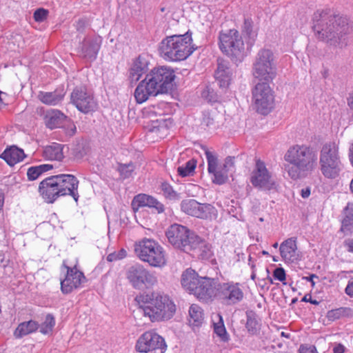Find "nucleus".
Returning <instances> with one entry per match:
<instances>
[{"mask_svg": "<svg viewBox=\"0 0 353 353\" xmlns=\"http://www.w3.org/2000/svg\"><path fill=\"white\" fill-rule=\"evenodd\" d=\"M312 29L318 39L330 46L342 48L347 45V36L351 33L352 27L347 17L325 9L314 13Z\"/></svg>", "mask_w": 353, "mask_h": 353, "instance_id": "f257e3e1", "label": "nucleus"}, {"mask_svg": "<svg viewBox=\"0 0 353 353\" xmlns=\"http://www.w3.org/2000/svg\"><path fill=\"white\" fill-rule=\"evenodd\" d=\"M174 70L168 66L155 67L142 80L134 91V97L139 103L148 100L150 96L168 93L174 85L175 79Z\"/></svg>", "mask_w": 353, "mask_h": 353, "instance_id": "f03ea898", "label": "nucleus"}, {"mask_svg": "<svg viewBox=\"0 0 353 353\" xmlns=\"http://www.w3.org/2000/svg\"><path fill=\"white\" fill-rule=\"evenodd\" d=\"M135 300L143 310L144 315L152 322L168 321L176 312V305L170 296L160 292L153 291L137 296Z\"/></svg>", "mask_w": 353, "mask_h": 353, "instance_id": "7ed1b4c3", "label": "nucleus"}, {"mask_svg": "<svg viewBox=\"0 0 353 353\" xmlns=\"http://www.w3.org/2000/svg\"><path fill=\"white\" fill-rule=\"evenodd\" d=\"M218 282L214 279L201 277L192 269H187L181 276V285L200 301L209 303L215 299Z\"/></svg>", "mask_w": 353, "mask_h": 353, "instance_id": "20e7f679", "label": "nucleus"}, {"mask_svg": "<svg viewBox=\"0 0 353 353\" xmlns=\"http://www.w3.org/2000/svg\"><path fill=\"white\" fill-rule=\"evenodd\" d=\"M191 34H174L164 38L159 43L161 57L167 61H179L187 59L194 50L191 46Z\"/></svg>", "mask_w": 353, "mask_h": 353, "instance_id": "39448f33", "label": "nucleus"}, {"mask_svg": "<svg viewBox=\"0 0 353 353\" xmlns=\"http://www.w3.org/2000/svg\"><path fill=\"white\" fill-rule=\"evenodd\" d=\"M319 170L327 179H336L344 170L339 143L327 141L322 145L319 151Z\"/></svg>", "mask_w": 353, "mask_h": 353, "instance_id": "423d86ee", "label": "nucleus"}, {"mask_svg": "<svg viewBox=\"0 0 353 353\" xmlns=\"http://www.w3.org/2000/svg\"><path fill=\"white\" fill-rule=\"evenodd\" d=\"M134 252L138 258L150 266L162 268L166 264L163 248L152 239L144 238L134 243Z\"/></svg>", "mask_w": 353, "mask_h": 353, "instance_id": "0eeeda50", "label": "nucleus"}, {"mask_svg": "<svg viewBox=\"0 0 353 353\" xmlns=\"http://www.w3.org/2000/svg\"><path fill=\"white\" fill-rule=\"evenodd\" d=\"M252 74L259 81H272L276 76L275 56L270 49L261 48L255 56Z\"/></svg>", "mask_w": 353, "mask_h": 353, "instance_id": "6e6552de", "label": "nucleus"}, {"mask_svg": "<svg viewBox=\"0 0 353 353\" xmlns=\"http://www.w3.org/2000/svg\"><path fill=\"white\" fill-rule=\"evenodd\" d=\"M285 160L290 164L296 165L303 172H312L316 166V152L306 145H296L290 147L285 154Z\"/></svg>", "mask_w": 353, "mask_h": 353, "instance_id": "1a4fd4ad", "label": "nucleus"}, {"mask_svg": "<svg viewBox=\"0 0 353 353\" xmlns=\"http://www.w3.org/2000/svg\"><path fill=\"white\" fill-rule=\"evenodd\" d=\"M220 50L234 61H241L245 56V45L242 37L235 30L221 32L219 37Z\"/></svg>", "mask_w": 353, "mask_h": 353, "instance_id": "9d476101", "label": "nucleus"}, {"mask_svg": "<svg viewBox=\"0 0 353 353\" xmlns=\"http://www.w3.org/2000/svg\"><path fill=\"white\" fill-rule=\"evenodd\" d=\"M125 274L129 283L136 290L152 288L158 282L155 273L149 271L140 263L129 266Z\"/></svg>", "mask_w": 353, "mask_h": 353, "instance_id": "9b49d317", "label": "nucleus"}, {"mask_svg": "<svg viewBox=\"0 0 353 353\" xmlns=\"http://www.w3.org/2000/svg\"><path fill=\"white\" fill-rule=\"evenodd\" d=\"M270 82L259 81L252 90V99L256 112L263 115L268 114L274 108V96Z\"/></svg>", "mask_w": 353, "mask_h": 353, "instance_id": "f8f14e48", "label": "nucleus"}, {"mask_svg": "<svg viewBox=\"0 0 353 353\" xmlns=\"http://www.w3.org/2000/svg\"><path fill=\"white\" fill-rule=\"evenodd\" d=\"M196 234L190 231L186 226L174 223L168 228L165 236L168 241L174 248L185 252H190L191 242Z\"/></svg>", "mask_w": 353, "mask_h": 353, "instance_id": "ddd939ff", "label": "nucleus"}, {"mask_svg": "<svg viewBox=\"0 0 353 353\" xmlns=\"http://www.w3.org/2000/svg\"><path fill=\"white\" fill-rule=\"evenodd\" d=\"M135 348L141 353H164L167 345L164 339L153 330L142 334L138 339Z\"/></svg>", "mask_w": 353, "mask_h": 353, "instance_id": "4468645a", "label": "nucleus"}, {"mask_svg": "<svg viewBox=\"0 0 353 353\" xmlns=\"http://www.w3.org/2000/svg\"><path fill=\"white\" fill-rule=\"evenodd\" d=\"M215 299L223 305H232L243 300V292L238 283H218Z\"/></svg>", "mask_w": 353, "mask_h": 353, "instance_id": "2eb2a0df", "label": "nucleus"}, {"mask_svg": "<svg viewBox=\"0 0 353 353\" xmlns=\"http://www.w3.org/2000/svg\"><path fill=\"white\" fill-rule=\"evenodd\" d=\"M71 103L77 110L84 114L94 112L97 108V102L92 92L85 87H76L70 94Z\"/></svg>", "mask_w": 353, "mask_h": 353, "instance_id": "dca6fc26", "label": "nucleus"}, {"mask_svg": "<svg viewBox=\"0 0 353 353\" xmlns=\"http://www.w3.org/2000/svg\"><path fill=\"white\" fill-rule=\"evenodd\" d=\"M250 182L255 188L268 190L273 189L275 186L271 172L261 159L256 160L254 168L251 173Z\"/></svg>", "mask_w": 353, "mask_h": 353, "instance_id": "f3484780", "label": "nucleus"}, {"mask_svg": "<svg viewBox=\"0 0 353 353\" xmlns=\"http://www.w3.org/2000/svg\"><path fill=\"white\" fill-rule=\"evenodd\" d=\"M63 267L67 270L65 277L61 281V290L63 294H68L74 290L79 288L86 281L83 273L77 268V265L71 268L63 261Z\"/></svg>", "mask_w": 353, "mask_h": 353, "instance_id": "a211bd4d", "label": "nucleus"}, {"mask_svg": "<svg viewBox=\"0 0 353 353\" xmlns=\"http://www.w3.org/2000/svg\"><path fill=\"white\" fill-rule=\"evenodd\" d=\"M181 209L188 215L202 219H210L214 210L211 204L200 203L194 199L182 201Z\"/></svg>", "mask_w": 353, "mask_h": 353, "instance_id": "6ab92c4d", "label": "nucleus"}, {"mask_svg": "<svg viewBox=\"0 0 353 353\" xmlns=\"http://www.w3.org/2000/svg\"><path fill=\"white\" fill-rule=\"evenodd\" d=\"M205 154L208 162V170L210 174L212 175V181L214 183L222 185L228 179V170L222 165L219 166L217 157L209 151L206 147L204 148Z\"/></svg>", "mask_w": 353, "mask_h": 353, "instance_id": "aec40b11", "label": "nucleus"}, {"mask_svg": "<svg viewBox=\"0 0 353 353\" xmlns=\"http://www.w3.org/2000/svg\"><path fill=\"white\" fill-rule=\"evenodd\" d=\"M56 175H52L41 181L39 185L38 191L41 196L48 203H53L61 194L59 190Z\"/></svg>", "mask_w": 353, "mask_h": 353, "instance_id": "412c9836", "label": "nucleus"}, {"mask_svg": "<svg viewBox=\"0 0 353 353\" xmlns=\"http://www.w3.org/2000/svg\"><path fill=\"white\" fill-rule=\"evenodd\" d=\"M57 183H59V190L61 196L66 195L71 196L74 200L77 202L79 195L78 193L79 181L77 177L72 174H57Z\"/></svg>", "mask_w": 353, "mask_h": 353, "instance_id": "4be33fe9", "label": "nucleus"}, {"mask_svg": "<svg viewBox=\"0 0 353 353\" xmlns=\"http://www.w3.org/2000/svg\"><path fill=\"white\" fill-rule=\"evenodd\" d=\"M132 208L134 212H137L139 208L148 207L155 212L160 214L164 212L165 208L163 203L159 201L156 198L146 194H139L136 195L132 201Z\"/></svg>", "mask_w": 353, "mask_h": 353, "instance_id": "5701e85b", "label": "nucleus"}, {"mask_svg": "<svg viewBox=\"0 0 353 353\" xmlns=\"http://www.w3.org/2000/svg\"><path fill=\"white\" fill-rule=\"evenodd\" d=\"M232 76L233 71L229 62L219 59L217 60V68L214 72V77L219 87L222 89H227L231 83Z\"/></svg>", "mask_w": 353, "mask_h": 353, "instance_id": "b1692460", "label": "nucleus"}, {"mask_svg": "<svg viewBox=\"0 0 353 353\" xmlns=\"http://www.w3.org/2000/svg\"><path fill=\"white\" fill-rule=\"evenodd\" d=\"M282 259L286 263H294L300 259L297 250L296 238H289L281 243L279 248Z\"/></svg>", "mask_w": 353, "mask_h": 353, "instance_id": "393cba45", "label": "nucleus"}, {"mask_svg": "<svg viewBox=\"0 0 353 353\" xmlns=\"http://www.w3.org/2000/svg\"><path fill=\"white\" fill-rule=\"evenodd\" d=\"M101 37L85 39L80 46L81 55L91 61L95 60L101 48Z\"/></svg>", "mask_w": 353, "mask_h": 353, "instance_id": "a878e982", "label": "nucleus"}, {"mask_svg": "<svg viewBox=\"0 0 353 353\" xmlns=\"http://www.w3.org/2000/svg\"><path fill=\"white\" fill-rule=\"evenodd\" d=\"M191 243L190 252H192L194 256L202 259H209L212 256L211 245L197 234L195 235Z\"/></svg>", "mask_w": 353, "mask_h": 353, "instance_id": "bb28decb", "label": "nucleus"}, {"mask_svg": "<svg viewBox=\"0 0 353 353\" xmlns=\"http://www.w3.org/2000/svg\"><path fill=\"white\" fill-rule=\"evenodd\" d=\"M149 61L144 57L139 56L130 69L129 79L131 83H137L141 76L148 70Z\"/></svg>", "mask_w": 353, "mask_h": 353, "instance_id": "cd10ccee", "label": "nucleus"}, {"mask_svg": "<svg viewBox=\"0 0 353 353\" xmlns=\"http://www.w3.org/2000/svg\"><path fill=\"white\" fill-rule=\"evenodd\" d=\"M65 93L63 88L59 87L53 92H40L38 97L44 104L57 105L63 100Z\"/></svg>", "mask_w": 353, "mask_h": 353, "instance_id": "c85d7f7f", "label": "nucleus"}, {"mask_svg": "<svg viewBox=\"0 0 353 353\" xmlns=\"http://www.w3.org/2000/svg\"><path fill=\"white\" fill-rule=\"evenodd\" d=\"M66 119L63 112L56 109L48 110L44 117L46 125L51 130L60 128Z\"/></svg>", "mask_w": 353, "mask_h": 353, "instance_id": "c756f323", "label": "nucleus"}, {"mask_svg": "<svg viewBox=\"0 0 353 353\" xmlns=\"http://www.w3.org/2000/svg\"><path fill=\"white\" fill-rule=\"evenodd\" d=\"M25 157L26 154L23 150L14 145L6 149L1 155V158L10 165H14L22 161Z\"/></svg>", "mask_w": 353, "mask_h": 353, "instance_id": "7c9ffc66", "label": "nucleus"}, {"mask_svg": "<svg viewBox=\"0 0 353 353\" xmlns=\"http://www.w3.org/2000/svg\"><path fill=\"white\" fill-rule=\"evenodd\" d=\"M341 231L345 234L353 232V203H347L343 209V219L341 223Z\"/></svg>", "mask_w": 353, "mask_h": 353, "instance_id": "2f4dec72", "label": "nucleus"}, {"mask_svg": "<svg viewBox=\"0 0 353 353\" xmlns=\"http://www.w3.org/2000/svg\"><path fill=\"white\" fill-rule=\"evenodd\" d=\"M39 327V323L35 321H28L19 324L14 335L16 338H22L24 336L36 332Z\"/></svg>", "mask_w": 353, "mask_h": 353, "instance_id": "473e14b6", "label": "nucleus"}, {"mask_svg": "<svg viewBox=\"0 0 353 353\" xmlns=\"http://www.w3.org/2000/svg\"><path fill=\"white\" fill-rule=\"evenodd\" d=\"M43 156L49 160L61 161L64 157L63 146L59 143L46 146L43 151Z\"/></svg>", "mask_w": 353, "mask_h": 353, "instance_id": "72a5a7b5", "label": "nucleus"}, {"mask_svg": "<svg viewBox=\"0 0 353 353\" xmlns=\"http://www.w3.org/2000/svg\"><path fill=\"white\" fill-rule=\"evenodd\" d=\"M189 323L191 325L199 327L203 321V310L198 305L192 304L189 309Z\"/></svg>", "mask_w": 353, "mask_h": 353, "instance_id": "f704fd0d", "label": "nucleus"}, {"mask_svg": "<svg viewBox=\"0 0 353 353\" xmlns=\"http://www.w3.org/2000/svg\"><path fill=\"white\" fill-rule=\"evenodd\" d=\"M53 168L51 164H41L36 166H31L27 170L28 181H32L39 179L43 173Z\"/></svg>", "mask_w": 353, "mask_h": 353, "instance_id": "c9c22d12", "label": "nucleus"}, {"mask_svg": "<svg viewBox=\"0 0 353 353\" xmlns=\"http://www.w3.org/2000/svg\"><path fill=\"white\" fill-rule=\"evenodd\" d=\"M201 125L205 130H212L218 128L219 123L215 115L211 112H204L203 113Z\"/></svg>", "mask_w": 353, "mask_h": 353, "instance_id": "e433bc0d", "label": "nucleus"}, {"mask_svg": "<svg viewBox=\"0 0 353 353\" xmlns=\"http://www.w3.org/2000/svg\"><path fill=\"white\" fill-rule=\"evenodd\" d=\"M246 328L251 334H256L259 330V323L257 315L252 311L246 312Z\"/></svg>", "mask_w": 353, "mask_h": 353, "instance_id": "4c0bfd02", "label": "nucleus"}, {"mask_svg": "<svg viewBox=\"0 0 353 353\" xmlns=\"http://www.w3.org/2000/svg\"><path fill=\"white\" fill-rule=\"evenodd\" d=\"M352 314V310L350 307H339L334 310H329L326 317L329 321H334L341 318L349 316Z\"/></svg>", "mask_w": 353, "mask_h": 353, "instance_id": "58836bf2", "label": "nucleus"}, {"mask_svg": "<svg viewBox=\"0 0 353 353\" xmlns=\"http://www.w3.org/2000/svg\"><path fill=\"white\" fill-rule=\"evenodd\" d=\"M218 322L214 323V332L223 342L229 341V335L224 325L223 320L221 314H217Z\"/></svg>", "mask_w": 353, "mask_h": 353, "instance_id": "ea45409f", "label": "nucleus"}, {"mask_svg": "<svg viewBox=\"0 0 353 353\" xmlns=\"http://www.w3.org/2000/svg\"><path fill=\"white\" fill-rule=\"evenodd\" d=\"M55 325V319L52 314H48L46 315L44 321L40 326V332L43 334H49L52 331Z\"/></svg>", "mask_w": 353, "mask_h": 353, "instance_id": "a19ab883", "label": "nucleus"}, {"mask_svg": "<svg viewBox=\"0 0 353 353\" xmlns=\"http://www.w3.org/2000/svg\"><path fill=\"white\" fill-rule=\"evenodd\" d=\"M196 165V161L191 159L186 162L185 166H179L177 168V172L181 176L185 177L194 172Z\"/></svg>", "mask_w": 353, "mask_h": 353, "instance_id": "79ce46f5", "label": "nucleus"}, {"mask_svg": "<svg viewBox=\"0 0 353 353\" xmlns=\"http://www.w3.org/2000/svg\"><path fill=\"white\" fill-rule=\"evenodd\" d=\"M161 189L165 198L170 200H175L178 199V194L173 190L172 185L167 182H163L161 185Z\"/></svg>", "mask_w": 353, "mask_h": 353, "instance_id": "37998d69", "label": "nucleus"}, {"mask_svg": "<svg viewBox=\"0 0 353 353\" xmlns=\"http://www.w3.org/2000/svg\"><path fill=\"white\" fill-rule=\"evenodd\" d=\"M134 170V165L132 163L127 164H120L119 166V171L120 172L121 176L123 179H128L130 177Z\"/></svg>", "mask_w": 353, "mask_h": 353, "instance_id": "c03bdc74", "label": "nucleus"}, {"mask_svg": "<svg viewBox=\"0 0 353 353\" xmlns=\"http://www.w3.org/2000/svg\"><path fill=\"white\" fill-rule=\"evenodd\" d=\"M201 96L209 102H215L218 99V96L214 89L208 85L202 91Z\"/></svg>", "mask_w": 353, "mask_h": 353, "instance_id": "a18cd8bd", "label": "nucleus"}, {"mask_svg": "<svg viewBox=\"0 0 353 353\" xmlns=\"http://www.w3.org/2000/svg\"><path fill=\"white\" fill-rule=\"evenodd\" d=\"M285 169L292 179H297L300 178L301 172H303L298 166L291 164L285 165Z\"/></svg>", "mask_w": 353, "mask_h": 353, "instance_id": "49530a36", "label": "nucleus"}, {"mask_svg": "<svg viewBox=\"0 0 353 353\" xmlns=\"http://www.w3.org/2000/svg\"><path fill=\"white\" fill-rule=\"evenodd\" d=\"M243 32L249 37L250 39H254L256 37L255 33L253 32L252 22L249 19H245L243 27Z\"/></svg>", "mask_w": 353, "mask_h": 353, "instance_id": "de8ad7c7", "label": "nucleus"}, {"mask_svg": "<svg viewBox=\"0 0 353 353\" xmlns=\"http://www.w3.org/2000/svg\"><path fill=\"white\" fill-rule=\"evenodd\" d=\"M126 251L124 249H121L118 252H112L108 255L107 261L110 262L120 260L125 257Z\"/></svg>", "mask_w": 353, "mask_h": 353, "instance_id": "09e8293b", "label": "nucleus"}, {"mask_svg": "<svg viewBox=\"0 0 353 353\" xmlns=\"http://www.w3.org/2000/svg\"><path fill=\"white\" fill-rule=\"evenodd\" d=\"M48 14V11L44 8H39L34 12L33 17L37 22L43 21Z\"/></svg>", "mask_w": 353, "mask_h": 353, "instance_id": "8fccbe9b", "label": "nucleus"}, {"mask_svg": "<svg viewBox=\"0 0 353 353\" xmlns=\"http://www.w3.org/2000/svg\"><path fill=\"white\" fill-rule=\"evenodd\" d=\"M273 276L275 279L283 282L285 285L284 281L286 279L285 271L283 268H276L273 272Z\"/></svg>", "mask_w": 353, "mask_h": 353, "instance_id": "3c124183", "label": "nucleus"}, {"mask_svg": "<svg viewBox=\"0 0 353 353\" xmlns=\"http://www.w3.org/2000/svg\"><path fill=\"white\" fill-rule=\"evenodd\" d=\"M299 353H319L314 345H301L299 350Z\"/></svg>", "mask_w": 353, "mask_h": 353, "instance_id": "603ef678", "label": "nucleus"}, {"mask_svg": "<svg viewBox=\"0 0 353 353\" xmlns=\"http://www.w3.org/2000/svg\"><path fill=\"white\" fill-rule=\"evenodd\" d=\"M343 245L346 252L353 254V237L345 239Z\"/></svg>", "mask_w": 353, "mask_h": 353, "instance_id": "864d4df0", "label": "nucleus"}, {"mask_svg": "<svg viewBox=\"0 0 353 353\" xmlns=\"http://www.w3.org/2000/svg\"><path fill=\"white\" fill-rule=\"evenodd\" d=\"M225 168L228 169V172L230 168L234 167V157H227L225 159L224 163L222 165Z\"/></svg>", "mask_w": 353, "mask_h": 353, "instance_id": "5fc2aeb1", "label": "nucleus"}, {"mask_svg": "<svg viewBox=\"0 0 353 353\" xmlns=\"http://www.w3.org/2000/svg\"><path fill=\"white\" fill-rule=\"evenodd\" d=\"M301 301L303 302H309L313 305H317L319 304V301L315 300V299H312L311 296L310 294H306L305 295L302 299H301Z\"/></svg>", "mask_w": 353, "mask_h": 353, "instance_id": "6e6d98bb", "label": "nucleus"}, {"mask_svg": "<svg viewBox=\"0 0 353 353\" xmlns=\"http://www.w3.org/2000/svg\"><path fill=\"white\" fill-rule=\"evenodd\" d=\"M345 292L348 296L353 297V281L348 282Z\"/></svg>", "mask_w": 353, "mask_h": 353, "instance_id": "4d7b16f0", "label": "nucleus"}, {"mask_svg": "<svg viewBox=\"0 0 353 353\" xmlns=\"http://www.w3.org/2000/svg\"><path fill=\"white\" fill-rule=\"evenodd\" d=\"M347 105L352 111L351 119L353 121V92L350 94L347 98Z\"/></svg>", "mask_w": 353, "mask_h": 353, "instance_id": "13d9d810", "label": "nucleus"}, {"mask_svg": "<svg viewBox=\"0 0 353 353\" xmlns=\"http://www.w3.org/2000/svg\"><path fill=\"white\" fill-rule=\"evenodd\" d=\"M345 347L343 345L339 343L333 349L334 353H343Z\"/></svg>", "mask_w": 353, "mask_h": 353, "instance_id": "bf43d9fd", "label": "nucleus"}, {"mask_svg": "<svg viewBox=\"0 0 353 353\" xmlns=\"http://www.w3.org/2000/svg\"><path fill=\"white\" fill-rule=\"evenodd\" d=\"M301 195L303 198L306 199L310 195V188H305L301 190Z\"/></svg>", "mask_w": 353, "mask_h": 353, "instance_id": "052dcab7", "label": "nucleus"}, {"mask_svg": "<svg viewBox=\"0 0 353 353\" xmlns=\"http://www.w3.org/2000/svg\"><path fill=\"white\" fill-rule=\"evenodd\" d=\"M85 26V21L82 19H79L77 23V29L80 31L83 30Z\"/></svg>", "mask_w": 353, "mask_h": 353, "instance_id": "680f3d73", "label": "nucleus"}, {"mask_svg": "<svg viewBox=\"0 0 353 353\" xmlns=\"http://www.w3.org/2000/svg\"><path fill=\"white\" fill-rule=\"evenodd\" d=\"M313 278H318L316 274H311L309 276L304 277L303 279L306 281H310L312 283V285H314V282L313 281Z\"/></svg>", "mask_w": 353, "mask_h": 353, "instance_id": "e2e57ef3", "label": "nucleus"}, {"mask_svg": "<svg viewBox=\"0 0 353 353\" xmlns=\"http://www.w3.org/2000/svg\"><path fill=\"white\" fill-rule=\"evenodd\" d=\"M349 159L352 165L353 166V144L350 148Z\"/></svg>", "mask_w": 353, "mask_h": 353, "instance_id": "0e129e2a", "label": "nucleus"}, {"mask_svg": "<svg viewBox=\"0 0 353 353\" xmlns=\"http://www.w3.org/2000/svg\"><path fill=\"white\" fill-rule=\"evenodd\" d=\"M4 203V196L3 194L0 191V210L2 209Z\"/></svg>", "mask_w": 353, "mask_h": 353, "instance_id": "69168bd1", "label": "nucleus"}, {"mask_svg": "<svg viewBox=\"0 0 353 353\" xmlns=\"http://www.w3.org/2000/svg\"><path fill=\"white\" fill-rule=\"evenodd\" d=\"M281 336H283V337H285V338H289L290 337V334L289 333H285L284 332H282L281 333Z\"/></svg>", "mask_w": 353, "mask_h": 353, "instance_id": "338daca9", "label": "nucleus"}, {"mask_svg": "<svg viewBox=\"0 0 353 353\" xmlns=\"http://www.w3.org/2000/svg\"><path fill=\"white\" fill-rule=\"evenodd\" d=\"M350 188L351 192L353 194V179H352V181L350 182Z\"/></svg>", "mask_w": 353, "mask_h": 353, "instance_id": "774afa93", "label": "nucleus"}]
</instances>
